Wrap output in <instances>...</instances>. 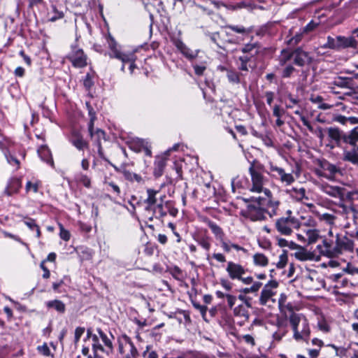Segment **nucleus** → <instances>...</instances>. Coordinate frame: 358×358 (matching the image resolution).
<instances>
[{
	"label": "nucleus",
	"instance_id": "obj_58",
	"mask_svg": "<svg viewBox=\"0 0 358 358\" xmlns=\"http://www.w3.org/2000/svg\"><path fill=\"white\" fill-rule=\"evenodd\" d=\"M37 350L39 353H41V355H43L44 356H46V357L52 356V355L50 352V350L49 347L48 346L47 343H43L42 345H38L37 347Z\"/></svg>",
	"mask_w": 358,
	"mask_h": 358
},
{
	"label": "nucleus",
	"instance_id": "obj_23",
	"mask_svg": "<svg viewBox=\"0 0 358 358\" xmlns=\"http://www.w3.org/2000/svg\"><path fill=\"white\" fill-rule=\"evenodd\" d=\"M262 51V47L258 42L247 43L241 48V52L243 54H250L255 56L259 55Z\"/></svg>",
	"mask_w": 358,
	"mask_h": 358
},
{
	"label": "nucleus",
	"instance_id": "obj_48",
	"mask_svg": "<svg viewBox=\"0 0 358 358\" xmlns=\"http://www.w3.org/2000/svg\"><path fill=\"white\" fill-rule=\"evenodd\" d=\"M234 313L236 316L243 317L245 320H248L250 315L248 310L243 305H239L234 309Z\"/></svg>",
	"mask_w": 358,
	"mask_h": 358
},
{
	"label": "nucleus",
	"instance_id": "obj_49",
	"mask_svg": "<svg viewBox=\"0 0 358 358\" xmlns=\"http://www.w3.org/2000/svg\"><path fill=\"white\" fill-rule=\"evenodd\" d=\"M296 71V69L293 66L292 64H289L285 65V68L281 71V77L282 78H290L291 76Z\"/></svg>",
	"mask_w": 358,
	"mask_h": 358
},
{
	"label": "nucleus",
	"instance_id": "obj_42",
	"mask_svg": "<svg viewBox=\"0 0 358 358\" xmlns=\"http://www.w3.org/2000/svg\"><path fill=\"white\" fill-rule=\"evenodd\" d=\"M253 262L256 266H266L268 264V258L262 253H256L253 256Z\"/></svg>",
	"mask_w": 358,
	"mask_h": 358
},
{
	"label": "nucleus",
	"instance_id": "obj_53",
	"mask_svg": "<svg viewBox=\"0 0 358 358\" xmlns=\"http://www.w3.org/2000/svg\"><path fill=\"white\" fill-rule=\"evenodd\" d=\"M92 339L93 341L92 343V350L94 353L97 352L98 350H100L101 352H104V348L102 346V345L99 341V338L96 335H92Z\"/></svg>",
	"mask_w": 358,
	"mask_h": 358
},
{
	"label": "nucleus",
	"instance_id": "obj_37",
	"mask_svg": "<svg viewBox=\"0 0 358 358\" xmlns=\"http://www.w3.org/2000/svg\"><path fill=\"white\" fill-rule=\"evenodd\" d=\"M321 166L324 171L329 173L328 177L335 176L336 173L340 172L339 169L336 165L330 164L328 162H323Z\"/></svg>",
	"mask_w": 358,
	"mask_h": 358
},
{
	"label": "nucleus",
	"instance_id": "obj_35",
	"mask_svg": "<svg viewBox=\"0 0 358 358\" xmlns=\"http://www.w3.org/2000/svg\"><path fill=\"white\" fill-rule=\"evenodd\" d=\"M106 41L108 43V48L111 51V52L108 53V55L110 58H113L116 52H119L120 51L117 48V43L110 34H108V36L106 37Z\"/></svg>",
	"mask_w": 358,
	"mask_h": 358
},
{
	"label": "nucleus",
	"instance_id": "obj_24",
	"mask_svg": "<svg viewBox=\"0 0 358 358\" xmlns=\"http://www.w3.org/2000/svg\"><path fill=\"white\" fill-rule=\"evenodd\" d=\"M277 330L273 334L275 341H280L288 332L287 325L282 320H278L276 322Z\"/></svg>",
	"mask_w": 358,
	"mask_h": 358
},
{
	"label": "nucleus",
	"instance_id": "obj_39",
	"mask_svg": "<svg viewBox=\"0 0 358 358\" xmlns=\"http://www.w3.org/2000/svg\"><path fill=\"white\" fill-rule=\"evenodd\" d=\"M75 180L78 183L83 185L86 188L91 187L90 178L83 173H77L75 176Z\"/></svg>",
	"mask_w": 358,
	"mask_h": 358
},
{
	"label": "nucleus",
	"instance_id": "obj_29",
	"mask_svg": "<svg viewBox=\"0 0 358 358\" xmlns=\"http://www.w3.org/2000/svg\"><path fill=\"white\" fill-rule=\"evenodd\" d=\"M121 173L123 175L125 180L129 182H136L138 183H141L143 182V180L140 175L131 172L127 169H121Z\"/></svg>",
	"mask_w": 358,
	"mask_h": 358
},
{
	"label": "nucleus",
	"instance_id": "obj_13",
	"mask_svg": "<svg viewBox=\"0 0 358 358\" xmlns=\"http://www.w3.org/2000/svg\"><path fill=\"white\" fill-rule=\"evenodd\" d=\"M69 141L80 151L89 148L88 141L85 140L82 134L76 129H73L71 131Z\"/></svg>",
	"mask_w": 358,
	"mask_h": 358
},
{
	"label": "nucleus",
	"instance_id": "obj_45",
	"mask_svg": "<svg viewBox=\"0 0 358 358\" xmlns=\"http://www.w3.org/2000/svg\"><path fill=\"white\" fill-rule=\"evenodd\" d=\"M322 190L333 197H338L341 194V189L338 187H333L328 185H323Z\"/></svg>",
	"mask_w": 358,
	"mask_h": 358
},
{
	"label": "nucleus",
	"instance_id": "obj_44",
	"mask_svg": "<svg viewBox=\"0 0 358 358\" xmlns=\"http://www.w3.org/2000/svg\"><path fill=\"white\" fill-rule=\"evenodd\" d=\"M226 76L230 83L239 84L241 83L240 73L234 69L227 70Z\"/></svg>",
	"mask_w": 358,
	"mask_h": 358
},
{
	"label": "nucleus",
	"instance_id": "obj_15",
	"mask_svg": "<svg viewBox=\"0 0 358 358\" xmlns=\"http://www.w3.org/2000/svg\"><path fill=\"white\" fill-rule=\"evenodd\" d=\"M317 248L322 255H327L328 257L336 256V252L338 250L335 249L336 241H334L333 238H324L322 241V245H318Z\"/></svg>",
	"mask_w": 358,
	"mask_h": 358
},
{
	"label": "nucleus",
	"instance_id": "obj_32",
	"mask_svg": "<svg viewBox=\"0 0 358 358\" xmlns=\"http://www.w3.org/2000/svg\"><path fill=\"white\" fill-rule=\"evenodd\" d=\"M290 196L296 199V201H302L306 197V189L303 187L297 189L296 187H292L287 191Z\"/></svg>",
	"mask_w": 358,
	"mask_h": 358
},
{
	"label": "nucleus",
	"instance_id": "obj_64",
	"mask_svg": "<svg viewBox=\"0 0 358 358\" xmlns=\"http://www.w3.org/2000/svg\"><path fill=\"white\" fill-rule=\"evenodd\" d=\"M343 271L351 275L358 274V268L354 266L350 263L346 265V267L343 269Z\"/></svg>",
	"mask_w": 358,
	"mask_h": 358
},
{
	"label": "nucleus",
	"instance_id": "obj_3",
	"mask_svg": "<svg viewBox=\"0 0 358 358\" xmlns=\"http://www.w3.org/2000/svg\"><path fill=\"white\" fill-rule=\"evenodd\" d=\"M302 223L296 217H281L275 222V228L277 231L283 236H289L294 229H299Z\"/></svg>",
	"mask_w": 358,
	"mask_h": 358
},
{
	"label": "nucleus",
	"instance_id": "obj_34",
	"mask_svg": "<svg viewBox=\"0 0 358 358\" xmlns=\"http://www.w3.org/2000/svg\"><path fill=\"white\" fill-rule=\"evenodd\" d=\"M48 20L50 22H55L57 20L62 19L64 17V12L62 10H59L56 6L52 5L51 6V10L48 12Z\"/></svg>",
	"mask_w": 358,
	"mask_h": 358
},
{
	"label": "nucleus",
	"instance_id": "obj_38",
	"mask_svg": "<svg viewBox=\"0 0 358 358\" xmlns=\"http://www.w3.org/2000/svg\"><path fill=\"white\" fill-rule=\"evenodd\" d=\"M351 79L345 77H337L332 82V85L340 88H349L351 85Z\"/></svg>",
	"mask_w": 358,
	"mask_h": 358
},
{
	"label": "nucleus",
	"instance_id": "obj_28",
	"mask_svg": "<svg viewBox=\"0 0 358 358\" xmlns=\"http://www.w3.org/2000/svg\"><path fill=\"white\" fill-rule=\"evenodd\" d=\"M113 58L120 60L122 63H130L131 62H135L136 56L134 52H122L120 51L116 52Z\"/></svg>",
	"mask_w": 358,
	"mask_h": 358
},
{
	"label": "nucleus",
	"instance_id": "obj_6",
	"mask_svg": "<svg viewBox=\"0 0 358 358\" xmlns=\"http://www.w3.org/2000/svg\"><path fill=\"white\" fill-rule=\"evenodd\" d=\"M329 143L327 145L331 149H334L336 146H341L342 143L348 144L349 131L344 132L337 127H328L325 129Z\"/></svg>",
	"mask_w": 358,
	"mask_h": 358
},
{
	"label": "nucleus",
	"instance_id": "obj_54",
	"mask_svg": "<svg viewBox=\"0 0 358 358\" xmlns=\"http://www.w3.org/2000/svg\"><path fill=\"white\" fill-rule=\"evenodd\" d=\"M166 212L172 217H176L178 213V208H175L171 201H166L164 205Z\"/></svg>",
	"mask_w": 358,
	"mask_h": 358
},
{
	"label": "nucleus",
	"instance_id": "obj_40",
	"mask_svg": "<svg viewBox=\"0 0 358 358\" xmlns=\"http://www.w3.org/2000/svg\"><path fill=\"white\" fill-rule=\"evenodd\" d=\"M339 41H338V36L336 38H333L331 36H328L327 38V43L323 45L324 48H329L332 50H339Z\"/></svg>",
	"mask_w": 358,
	"mask_h": 358
},
{
	"label": "nucleus",
	"instance_id": "obj_30",
	"mask_svg": "<svg viewBox=\"0 0 358 358\" xmlns=\"http://www.w3.org/2000/svg\"><path fill=\"white\" fill-rule=\"evenodd\" d=\"M122 338L124 339L125 343H127L130 347L129 352L127 355H126L124 358H136L138 355V352L134 343L131 341V338L129 337L127 335L124 334L122 336Z\"/></svg>",
	"mask_w": 358,
	"mask_h": 358
},
{
	"label": "nucleus",
	"instance_id": "obj_2",
	"mask_svg": "<svg viewBox=\"0 0 358 358\" xmlns=\"http://www.w3.org/2000/svg\"><path fill=\"white\" fill-rule=\"evenodd\" d=\"M289 322L293 331V338L296 342L308 343L310 336V328L306 317L293 313L289 317Z\"/></svg>",
	"mask_w": 358,
	"mask_h": 358
},
{
	"label": "nucleus",
	"instance_id": "obj_59",
	"mask_svg": "<svg viewBox=\"0 0 358 358\" xmlns=\"http://www.w3.org/2000/svg\"><path fill=\"white\" fill-rule=\"evenodd\" d=\"M152 210L159 215V217H164L167 215V212L164 210V205L162 203H158Z\"/></svg>",
	"mask_w": 358,
	"mask_h": 358
},
{
	"label": "nucleus",
	"instance_id": "obj_25",
	"mask_svg": "<svg viewBox=\"0 0 358 358\" xmlns=\"http://www.w3.org/2000/svg\"><path fill=\"white\" fill-rule=\"evenodd\" d=\"M159 193L158 190H155L153 189H147V194L148 197L144 201L145 203L147 204L145 207L146 210H151L155 207V205L157 203V194Z\"/></svg>",
	"mask_w": 358,
	"mask_h": 358
},
{
	"label": "nucleus",
	"instance_id": "obj_33",
	"mask_svg": "<svg viewBox=\"0 0 358 358\" xmlns=\"http://www.w3.org/2000/svg\"><path fill=\"white\" fill-rule=\"evenodd\" d=\"M294 50H282L279 57V64L281 66H285L289 60H294Z\"/></svg>",
	"mask_w": 358,
	"mask_h": 358
},
{
	"label": "nucleus",
	"instance_id": "obj_21",
	"mask_svg": "<svg viewBox=\"0 0 358 358\" xmlns=\"http://www.w3.org/2000/svg\"><path fill=\"white\" fill-rule=\"evenodd\" d=\"M339 50L345 48H356L358 45V41L355 36L345 37L338 36Z\"/></svg>",
	"mask_w": 358,
	"mask_h": 358
},
{
	"label": "nucleus",
	"instance_id": "obj_4",
	"mask_svg": "<svg viewBox=\"0 0 358 358\" xmlns=\"http://www.w3.org/2000/svg\"><path fill=\"white\" fill-rule=\"evenodd\" d=\"M348 144L352 145L350 150H345L343 159L353 164H358V126L349 131Z\"/></svg>",
	"mask_w": 358,
	"mask_h": 358
},
{
	"label": "nucleus",
	"instance_id": "obj_50",
	"mask_svg": "<svg viewBox=\"0 0 358 358\" xmlns=\"http://www.w3.org/2000/svg\"><path fill=\"white\" fill-rule=\"evenodd\" d=\"M317 216L320 220L324 221L326 223L329 224H333L336 219L335 215L330 213H317Z\"/></svg>",
	"mask_w": 358,
	"mask_h": 358
},
{
	"label": "nucleus",
	"instance_id": "obj_17",
	"mask_svg": "<svg viewBox=\"0 0 358 358\" xmlns=\"http://www.w3.org/2000/svg\"><path fill=\"white\" fill-rule=\"evenodd\" d=\"M256 60V56L250 54H243L238 57L239 64L238 69L242 71H248L249 68H253L251 65L252 63H255Z\"/></svg>",
	"mask_w": 358,
	"mask_h": 358
},
{
	"label": "nucleus",
	"instance_id": "obj_8",
	"mask_svg": "<svg viewBox=\"0 0 358 358\" xmlns=\"http://www.w3.org/2000/svg\"><path fill=\"white\" fill-rule=\"evenodd\" d=\"M278 285L279 283L277 280H271L264 286L259 298L260 305H266L268 301L276 294L275 289Z\"/></svg>",
	"mask_w": 358,
	"mask_h": 358
},
{
	"label": "nucleus",
	"instance_id": "obj_10",
	"mask_svg": "<svg viewBox=\"0 0 358 358\" xmlns=\"http://www.w3.org/2000/svg\"><path fill=\"white\" fill-rule=\"evenodd\" d=\"M192 236L193 240L196 241L203 250L207 252L210 250L211 248L212 238L208 235L207 229H198L192 234Z\"/></svg>",
	"mask_w": 358,
	"mask_h": 358
},
{
	"label": "nucleus",
	"instance_id": "obj_51",
	"mask_svg": "<svg viewBox=\"0 0 358 358\" xmlns=\"http://www.w3.org/2000/svg\"><path fill=\"white\" fill-rule=\"evenodd\" d=\"M287 252L284 250L282 253L279 256L278 262L276 263L277 268L280 269L283 268L287 263Z\"/></svg>",
	"mask_w": 358,
	"mask_h": 358
},
{
	"label": "nucleus",
	"instance_id": "obj_22",
	"mask_svg": "<svg viewBox=\"0 0 358 358\" xmlns=\"http://www.w3.org/2000/svg\"><path fill=\"white\" fill-rule=\"evenodd\" d=\"M38 154L41 160H43L48 164L50 165L51 166H54V161L52 157L51 152L47 145H41L38 149Z\"/></svg>",
	"mask_w": 358,
	"mask_h": 358
},
{
	"label": "nucleus",
	"instance_id": "obj_26",
	"mask_svg": "<svg viewBox=\"0 0 358 358\" xmlns=\"http://www.w3.org/2000/svg\"><path fill=\"white\" fill-rule=\"evenodd\" d=\"M85 105L88 111V115L90 116V122L88 123V131L90 137H93V127L94 125V122L96 119V112L94 110L93 107L91 106L90 102L87 101L85 103Z\"/></svg>",
	"mask_w": 358,
	"mask_h": 358
},
{
	"label": "nucleus",
	"instance_id": "obj_63",
	"mask_svg": "<svg viewBox=\"0 0 358 358\" xmlns=\"http://www.w3.org/2000/svg\"><path fill=\"white\" fill-rule=\"evenodd\" d=\"M85 329L84 327H78L75 330L74 342L77 343L84 334Z\"/></svg>",
	"mask_w": 358,
	"mask_h": 358
},
{
	"label": "nucleus",
	"instance_id": "obj_61",
	"mask_svg": "<svg viewBox=\"0 0 358 358\" xmlns=\"http://www.w3.org/2000/svg\"><path fill=\"white\" fill-rule=\"evenodd\" d=\"M59 236L62 240L65 241H68L71 237L69 231L65 229L62 225H60Z\"/></svg>",
	"mask_w": 358,
	"mask_h": 358
},
{
	"label": "nucleus",
	"instance_id": "obj_20",
	"mask_svg": "<svg viewBox=\"0 0 358 358\" xmlns=\"http://www.w3.org/2000/svg\"><path fill=\"white\" fill-rule=\"evenodd\" d=\"M22 187V181L20 178H11L5 188L4 193L8 196H11L15 194Z\"/></svg>",
	"mask_w": 358,
	"mask_h": 358
},
{
	"label": "nucleus",
	"instance_id": "obj_60",
	"mask_svg": "<svg viewBox=\"0 0 358 358\" xmlns=\"http://www.w3.org/2000/svg\"><path fill=\"white\" fill-rule=\"evenodd\" d=\"M277 241L278 245L281 248L289 247V248H294L293 246L295 245L294 242H289L288 241L282 238H277Z\"/></svg>",
	"mask_w": 358,
	"mask_h": 358
},
{
	"label": "nucleus",
	"instance_id": "obj_11",
	"mask_svg": "<svg viewBox=\"0 0 358 358\" xmlns=\"http://www.w3.org/2000/svg\"><path fill=\"white\" fill-rule=\"evenodd\" d=\"M293 56V64L300 67L309 66L313 62V57L310 52L305 51L300 47L294 49Z\"/></svg>",
	"mask_w": 358,
	"mask_h": 358
},
{
	"label": "nucleus",
	"instance_id": "obj_56",
	"mask_svg": "<svg viewBox=\"0 0 358 358\" xmlns=\"http://www.w3.org/2000/svg\"><path fill=\"white\" fill-rule=\"evenodd\" d=\"M133 144L134 146H136V150L138 152H141L144 147H145L149 143L145 139L138 138L134 140Z\"/></svg>",
	"mask_w": 358,
	"mask_h": 358
},
{
	"label": "nucleus",
	"instance_id": "obj_57",
	"mask_svg": "<svg viewBox=\"0 0 358 358\" xmlns=\"http://www.w3.org/2000/svg\"><path fill=\"white\" fill-rule=\"evenodd\" d=\"M24 224L30 229V230H35L36 228L38 226L36 223V220L33 218L25 217L23 220Z\"/></svg>",
	"mask_w": 358,
	"mask_h": 358
},
{
	"label": "nucleus",
	"instance_id": "obj_41",
	"mask_svg": "<svg viewBox=\"0 0 358 358\" xmlns=\"http://www.w3.org/2000/svg\"><path fill=\"white\" fill-rule=\"evenodd\" d=\"M285 104L287 108H292L294 106L299 103V99L294 96L291 93H287L285 95Z\"/></svg>",
	"mask_w": 358,
	"mask_h": 358
},
{
	"label": "nucleus",
	"instance_id": "obj_62",
	"mask_svg": "<svg viewBox=\"0 0 358 358\" xmlns=\"http://www.w3.org/2000/svg\"><path fill=\"white\" fill-rule=\"evenodd\" d=\"M285 113V110L279 105H275L273 108V115L276 117H281Z\"/></svg>",
	"mask_w": 358,
	"mask_h": 358
},
{
	"label": "nucleus",
	"instance_id": "obj_55",
	"mask_svg": "<svg viewBox=\"0 0 358 358\" xmlns=\"http://www.w3.org/2000/svg\"><path fill=\"white\" fill-rule=\"evenodd\" d=\"M294 113L300 117V119L301 122H303V125L307 127L309 131H313V127L310 124L308 119L303 115L301 110L297 109L294 111Z\"/></svg>",
	"mask_w": 358,
	"mask_h": 358
},
{
	"label": "nucleus",
	"instance_id": "obj_7",
	"mask_svg": "<svg viewBox=\"0 0 358 358\" xmlns=\"http://www.w3.org/2000/svg\"><path fill=\"white\" fill-rule=\"evenodd\" d=\"M66 59L76 68H83L87 65V56L76 42L71 45V51L66 55Z\"/></svg>",
	"mask_w": 358,
	"mask_h": 358
},
{
	"label": "nucleus",
	"instance_id": "obj_5",
	"mask_svg": "<svg viewBox=\"0 0 358 358\" xmlns=\"http://www.w3.org/2000/svg\"><path fill=\"white\" fill-rule=\"evenodd\" d=\"M264 166L259 163L255 162L250 164L249 173L251 176L252 186L250 189L252 192H261L263 191L264 183V177L263 176Z\"/></svg>",
	"mask_w": 358,
	"mask_h": 358
},
{
	"label": "nucleus",
	"instance_id": "obj_31",
	"mask_svg": "<svg viewBox=\"0 0 358 358\" xmlns=\"http://www.w3.org/2000/svg\"><path fill=\"white\" fill-rule=\"evenodd\" d=\"M224 28L242 35L250 34L252 31V27L245 28L243 25L226 24L224 26Z\"/></svg>",
	"mask_w": 358,
	"mask_h": 358
},
{
	"label": "nucleus",
	"instance_id": "obj_47",
	"mask_svg": "<svg viewBox=\"0 0 358 358\" xmlns=\"http://www.w3.org/2000/svg\"><path fill=\"white\" fill-rule=\"evenodd\" d=\"M150 1H151L150 3H145V8L149 12L150 17L151 20H152L154 18V15L150 11V9L149 8L150 6L153 5L154 6H157V12H159V9L161 8H162L163 2L161 0H150Z\"/></svg>",
	"mask_w": 358,
	"mask_h": 358
},
{
	"label": "nucleus",
	"instance_id": "obj_16",
	"mask_svg": "<svg viewBox=\"0 0 358 358\" xmlns=\"http://www.w3.org/2000/svg\"><path fill=\"white\" fill-rule=\"evenodd\" d=\"M173 44L182 55L192 62L196 58L199 52L191 50L180 39L174 40Z\"/></svg>",
	"mask_w": 358,
	"mask_h": 358
},
{
	"label": "nucleus",
	"instance_id": "obj_19",
	"mask_svg": "<svg viewBox=\"0 0 358 358\" xmlns=\"http://www.w3.org/2000/svg\"><path fill=\"white\" fill-rule=\"evenodd\" d=\"M45 307L48 310H55L59 315H63L66 312V304L59 299L50 300L45 302Z\"/></svg>",
	"mask_w": 358,
	"mask_h": 358
},
{
	"label": "nucleus",
	"instance_id": "obj_27",
	"mask_svg": "<svg viewBox=\"0 0 358 358\" xmlns=\"http://www.w3.org/2000/svg\"><path fill=\"white\" fill-rule=\"evenodd\" d=\"M306 237V244L310 245L316 243L320 237V231L315 229H308L304 230Z\"/></svg>",
	"mask_w": 358,
	"mask_h": 358
},
{
	"label": "nucleus",
	"instance_id": "obj_43",
	"mask_svg": "<svg viewBox=\"0 0 358 358\" xmlns=\"http://www.w3.org/2000/svg\"><path fill=\"white\" fill-rule=\"evenodd\" d=\"M262 286V283L261 282L256 281L253 282L252 286H250V287L242 288L239 290V292L241 293H243L244 294H247L249 293L257 294Z\"/></svg>",
	"mask_w": 358,
	"mask_h": 358
},
{
	"label": "nucleus",
	"instance_id": "obj_18",
	"mask_svg": "<svg viewBox=\"0 0 358 358\" xmlns=\"http://www.w3.org/2000/svg\"><path fill=\"white\" fill-rule=\"evenodd\" d=\"M203 222L210 229L217 241H220L225 238V234L223 229L218 224L207 217L204 219Z\"/></svg>",
	"mask_w": 358,
	"mask_h": 358
},
{
	"label": "nucleus",
	"instance_id": "obj_46",
	"mask_svg": "<svg viewBox=\"0 0 358 358\" xmlns=\"http://www.w3.org/2000/svg\"><path fill=\"white\" fill-rule=\"evenodd\" d=\"M165 167V162L163 159H159L155 162V168L153 174L155 177L158 178L162 176Z\"/></svg>",
	"mask_w": 358,
	"mask_h": 358
},
{
	"label": "nucleus",
	"instance_id": "obj_36",
	"mask_svg": "<svg viewBox=\"0 0 358 358\" xmlns=\"http://www.w3.org/2000/svg\"><path fill=\"white\" fill-rule=\"evenodd\" d=\"M96 331H97V332H98V334L99 335V337L101 338V341H103V343H104L105 346L108 349L107 352H113V345L112 340L100 328H98L96 329Z\"/></svg>",
	"mask_w": 358,
	"mask_h": 358
},
{
	"label": "nucleus",
	"instance_id": "obj_52",
	"mask_svg": "<svg viewBox=\"0 0 358 358\" xmlns=\"http://www.w3.org/2000/svg\"><path fill=\"white\" fill-rule=\"evenodd\" d=\"M192 65L194 70L195 74L198 76H202L206 69V66L203 63L199 64L196 62L193 61Z\"/></svg>",
	"mask_w": 358,
	"mask_h": 358
},
{
	"label": "nucleus",
	"instance_id": "obj_12",
	"mask_svg": "<svg viewBox=\"0 0 358 358\" xmlns=\"http://www.w3.org/2000/svg\"><path fill=\"white\" fill-rule=\"evenodd\" d=\"M226 271L230 279L238 280L245 274L247 269L241 264L230 261L227 262Z\"/></svg>",
	"mask_w": 358,
	"mask_h": 358
},
{
	"label": "nucleus",
	"instance_id": "obj_1",
	"mask_svg": "<svg viewBox=\"0 0 358 358\" xmlns=\"http://www.w3.org/2000/svg\"><path fill=\"white\" fill-rule=\"evenodd\" d=\"M243 199L250 203L247 205L245 209L241 210L240 214L251 221L264 220L266 214H268L270 217L277 215V209L280 204L278 200L264 199L261 196Z\"/></svg>",
	"mask_w": 358,
	"mask_h": 358
},
{
	"label": "nucleus",
	"instance_id": "obj_9",
	"mask_svg": "<svg viewBox=\"0 0 358 358\" xmlns=\"http://www.w3.org/2000/svg\"><path fill=\"white\" fill-rule=\"evenodd\" d=\"M267 173L272 178L280 180L281 182L287 185H291L295 180L292 173H287L282 168L273 164L270 166L269 171Z\"/></svg>",
	"mask_w": 358,
	"mask_h": 358
},
{
	"label": "nucleus",
	"instance_id": "obj_14",
	"mask_svg": "<svg viewBox=\"0 0 358 358\" xmlns=\"http://www.w3.org/2000/svg\"><path fill=\"white\" fill-rule=\"evenodd\" d=\"M354 248V242L346 236L340 237L338 234L336 236V256L341 254L343 251L352 252Z\"/></svg>",
	"mask_w": 358,
	"mask_h": 358
}]
</instances>
